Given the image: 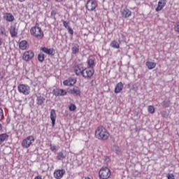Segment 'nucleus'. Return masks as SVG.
<instances>
[{"label":"nucleus","mask_w":179,"mask_h":179,"mask_svg":"<svg viewBox=\"0 0 179 179\" xmlns=\"http://www.w3.org/2000/svg\"><path fill=\"white\" fill-rule=\"evenodd\" d=\"M70 81V83H72V85H75V83H76V79L75 78H71L69 80Z\"/></svg>","instance_id":"41"},{"label":"nucleus","mask_w":179,"mask_h":179,"mask_svg":"<svg viewBox=\"0 0 179 179\" xmlns=\"http://www.w3.org/2000/svg\"><path fill=\"white\" fill-rule=\"evenodd\" d=\"M168 179H176V178L174 177V175L173 173H169L167 175Z\"/></svg>","instance_id":"39"},{"label":"nucleus","mask_w":179,"mask_h":179,"mask_svg":"<svg viewBox=\"0 0 179 179\" xmlns=\"http://www.w3.org/2000/svg\"><path fill=\"white\" fill-rule=\"evenodd\" d=\"M167 3V0H159L158 1V6L155 8L156 12H160L166 6V4Z\"/></svg>","instance_id":"13"},{"label":"nucleus","mask_w":179,"mask_h":179,"mask_svg":"<svg viewBox=\"0 0 179 179\" xmlns=\"http://www.w3.org/2000/svg\"><path fill=\"white\" fill-rule=\"evenodd\" d=\"M50 120L52 121V127H55V121L57 120V113L54 109H52L50 110Z\"/></svg>","instance_id":"15"},{"label":"nucleus","mask_w":179,"mask_h":179,"mask_svg":"<svg viewBox=\"0 0 179 179\" xmlns=\"http://www.w3.org/2000/svg\"><path fill=\"white\" fill-rule=\"evenodd\" d=\"M50 149L51 150V152H53L54 153H57V146L52 145V144H50Z\"/></svg>","instance_id":"32"},{"label":"nucleus","mask_w":179,"mask_h":179,"mask_svg":"<svg viewBox=\"0 0 179 179\" xmlns=\"http://www.w3.org/2000/svg\"><path fill=\"white\" fill-rule=\"evenodd\" d=\"M70 93L74 96H80L82 92L80 91V88L79 87L74 86L73 88L70 89Z\"/></svg>","instance_id":"12"},{"label":"nucleus","mask_w":179,"mask_h":179,"mask_svg":"<svg viewBox=\"0 0 179 179\" xmlns=\"http://www.w3.org/2000/svg\"><path fill=\"white\" fill-rule=\"evenodd\" d=\"M122 15L123 17H129V16H131V11L128 8H124L122 10Z\"/></svg>","instance_id":"22"},{"label":"nucleus","mask_w":179,"mask_h":179,"mask_svg":"<svg viewBox=\"0 0 179 179\" xmlns=\"http://www.w3.org/2000/svg\"><path fill=\"white\" fill-rule=\"evenodd\" d=\"M48 1H50V0H48Z\"/></svg>","instance_id":"50"},{"label":"nucleus","mask_w":179,"mask_h":179,"mask_svg":"<svg viewBox=\"0 0 179 179\" xmlns=\"http://www.w3.org/2000/svg\"><path fill=\"white\" fill-rule=\"evenodd\" d=\"M33 58H34V52L32 50L24 52L22 55V59L26 62L30 61V59H33Z\"/></svg>","instance_id":"8"},{"label":"nucleus","mask_w":179,"mask_h":179,"mask_svg":"<svg viewBox=\"0 0 179 179\" xmlns=\"http://www.w3.org/2000/svg\"><path fill=\"white\" fill-rule=\"evenodd\" d=\"M122 89H124V85H122V83L120 82L116 85L115 87V93H116V94L120 93Z\"/></svg>","instance_id":"16"},{"label":"nucleus","mask_w":179,"mask_h":179,"mask_svg":"<svg viewBox=\"0 0 179 179\" xmlns=\"http://www.w3.org/2000/svg\"><path fill=\"white\" fill-rule=\"evenodd\" d=\"M5 76V73L3 71H0V82L3 79V77Z\"/></svg>","instance_id":"40"},{"label":"nucleus","mask_w":179,"mask_h":179,"mask_svg":"<svg viewBox=\"0 0 179 179\" xmlns=\"http://www.w3.org/2000/svg\"><path fill=\"white\" fill-rule=\"evenodd\" d=\"M94 65V60H93V59H88V68H93Z\"/></svg>","instance_id":"30"},{"label":"nucleus","mask_w":179,"mask_h":179,"mask_svg":"<svg viewBox=\"0 0 179 179\" xmlns=\"http://www.w3.org/2000/svg\"><path fill=\"white\" fill-rule=\"evenodd\" d=\"M97 8V1L88 0L86 3V8L87 10L93 11Z\"/></svg>","instance_id":"7"},{"label":"nucleus","mask_w":179,"mask_h":179,"mask_svg":"<svg viewBox=\"0 0 179 179\" xmlns=\"http://www.w3.org/2000/svg\"><path fill=\"white\" fill-rule=\"evenodd\" d=\"M148 111L150 113V114H155V111H156V109L155 108V106L150 105L148 108Z\"/></svg>","instance_id":"29"},{"label":"nucleus","mask_w":179,"mask_h":179,"mask_svg":"<svg viewBox=\"0 0 179 179\" xmlns=\"http://www.w3.org/2000/svg\"><path fill=\"white\" fill-rule=\"evenodd\" d=\"M175 31L179 33V22H176V24L175 26Z\"/></svg>","instance_id":"38"},{"label":"nucleus","mask_w":179,"mask_h":179,"mask_svg":"<svg viewBox=\"0 0 179 179\" xmlns=\"http://www.w3.org/2000/svg\"><path fill=\"white\" fill-rule=\"evenodd\" d=\"M67 30H68V32L69 33V34L73 36V29H72V28L71 27H68Z\"/></svg>","instance_id":"37"},{"label":"nucleus","mask_w":179,"mask_h":179,"mask_svg":"<svg viewBox=\"0 0 179 179\" xmlns=\"http://www.w3.org/2000/svg\"><path fill=\"white\" fill-rule=\"evenodd\" d=\"M95 138L99 141H107L110 138V133L103 126H99L95 131Z\"/></svg>","instance_id":"1"},{"label":"nucleus","mask_w":179,"mask_h":179,"mask_svg":"<svg viewBox=\"0 0 179 179\" xmlns=\"http://www.w3.org/2000/svg\"><path fill=\"white\" fill-rule=\"evenodd\" d=\"M162 117H164V112H163V113H162Z\"/></svg>","instance_id":"48"},{"label":"nucleus","mask_w":179,"mask_h":179,"mask_svg":"<svg viewBox=\"0 0 179 179\" xmlns=\"http://www.w3.org/2000/svg\"><path fill=\"white\" fill-rule=\"evenodd\" d=\"M69 109L70 111H75V110H76V106L73 103H71L69 106Z\"/></svg>","instance_id":"34"},{"label":"nucleus","mask_w":179,"mask_h":179,"mask_svg":"<svg viewBox=\"0 0 179 179\" xmlns=\"http://www.w3.org/2000/svg\"><path fill=\"white\" fill-rule=\"evenodd\" d=\"M85 69V67H83V64H79L75 66L74 67V72L77 76H80L82 75L83 71Z\"/></svg>","instance_id":"9"},{"label":"nucleus","mask_w":179,"mask_h":179,"mask_svg":"<svg viewBox=\"0 0 179 179\" xmlns=\"http://www.w3.org/2000/svg\"><path fill=\"white\" fill-rule=\"evenodd\" d=\"M44 101H45V98L42 96H37L36 98V104L38 106H43L44 104Z\"/></svg>","instance_id":"19"},{"label":"nucleus","mask_w":179,"mask_h":179,"mask_svg":"<svg viewBox=\"0 0 179 179\" xmlns=\"http://www.w3.org/2000/svg\"><path fill=\"white\" fill-rule=\"evenodd\" d=\"M20 2H24V0H18Z\"/></svg>","instance_id":"47"},{"label":"nucleus","mask_w":179,"mask_h":179,"mask_svg":"<svg viewBox=\"0 0 179 179\" xmlns=\"http://www.w3.org/2000/svg\"><path fill=\"white\" fill-rule=\"evenodd\" d=\"M17 90L24 96L30 94V87L26 84H20L17 86Z\"/></svg>","instance_id":"6"},{"label":"nucleus","mask_w":179,"mask_h":179,"mask_svg":"<svg viewBox=\"0 0 179 179\" xmlns=\"http://www.w3.org/2000/svg\"><path fill=\"white\" fill-rule=\"evenodd\" d=\"M1 129H2V124H0V131H1Z\"/></svg>","instance_id":"46"},{"label":"nucleus","mask_w":179,"mask_h":179,"mask_svg":"<svg viewBox=\"0 0 179 179\" xmlns=\"http://www.w3.org/2000/svg\"><path fill=\"white\" fill-rule=\"evenodd\" d=\"M10 34L11 37H16V36H17V31H16V27L11 26L10 27Z\"/></svg>","instance_id":"20"},{"label":"nucleus","mask_w":179,"mask_h":179,"mask_svg":"<svg viewBox=\"0 0 179 179\" xmlns=\"http://www.w3.org/2000/svg\"><path fill=\"white\" fill-rule=\"evenodd\" d=\"M54 96L56 97L66 96V90L62 89H56L52 90Z\"/></svg>","instance_id":"11"},{"label":"nucleus","mask_w":179,"mask_h":179,"mask_svg":"<svg viewBox=\"0 0 179 179\" xmlns=\"http://www.w3.org/2000/svg\"><path fill=\"white\" fill-rule=\"evenodd\" d=\"M0 45H2V40L0 39Z\"/></svg>","instance_id":"45"},{"label":"nucleus","mask_w":179,"mask_h":179,"mask_svg":"<svg viewBox=\"0 0 179 179\" xmlns=\"http://www.w3.org/2000/svg\"><path fill=\"white\" fill-rule=\"evenodd\" d=\"M111 176V171L108 167H103L99 172V176L101 179H108Z\"/></svg>","instance_id":"4"},{"label":"nucleus","mask_w":179,"mask_h":179,"mask_svg":"<svg viewBox=\"0 0 179 179\" xmlns=\"http://www.w3.org/2000/svg\"><path fill=\"white\" fill-rule=\"evenodd\" d=\"M131 83H130V84H129V87H131Z\"/></svg>","instance_id":"49"},{"label":"nucleus","mask_w":179,"mask_h":179,"mask_svg":"<svg viewBox=\"0 0 179 179\" xmlns=\"http://www.w3.org/2000/svg\"><path fill=\"white\" fill-rule=\"evenodd\" d=\"M41 51L45 52V54H48V55L53 56L55 55V50L53 48H48L45 47L41 48Z\"/></svg>","instance_id":"14"},{"label":"nucleus","mask_w":179,"mask_h":179,"mask_svg":"<svg viewBox=\"0 0 179 179\" xmlns=\"http://www.w3.org/2000/svg\"><path fill=\"white\" fill-rule=\"evenodd\" d=\"M64 86H73L72 83L69 80H66L63 82Z\"/></svg>","instance_id":"33"},{"label":"nucleus","mask_w":179,"mask_h":179,"mask_svg":"<svg viewBox=\"0 0 179 179\" xmlns=\"http://www.w3.org/2000/svg\"><path fill=\"white\" fill-rule=\"evenodd\" d=\"M19 48H20V50H27V41H22L21 42H20Z\"/></svg>","instance_id":"21"},{"label":"nucleus","mask_w":179,"mask_h":179,"mask_svg":"<svg viewBox=\"0 0 179 179\" xmlns=\"http://www.w3.org/2000/svg\"><path fill=\"white\" fill-rule=\"evenodd\" d=\"M113 150L117 153V155H120L121 154V150L120 149V147L115 145L113 146Z\"/></svg>","instance_id":"31"},{"label":"nucleus","mask_w":179,"mask_h":179,"mask_svg":"<svg viewBox=\"0 0 179 179\" xmlns=\"http://www.w3.org/2000/svg\"><path fill=\"white\" fill-rule=\"evenodd\" d=\"M44 59H45V55L43 53H39L38 55V61H39V62H44Z\"/></svg>","instance_id":"28"},{"label":"nucleus","mask_w":179,"mask_h":179,"mask_svg":"<svg viewBox=\"0 0 179 179\" xmlns=\"http://www.w3.org/2000/svg\"><path fill=\"white\" fill-rule=\"evenodd\" d=\"M0 35L4 36L5 37H6V36H8L7 32H6V29H5V27L3 26L0 27Z\"/></svg>","instance_id":"27"},{"label":"nucleus","mask_w":179,"mask_h":179,"mask_svg":"<svg viewBox=\"0 0 179 179\" xmlns=\"http://www.w3.org/2000/svg\"><path fill=\"white\" fill-rule=\"evenodd\" d=\"M3 17L7 22H13L15 20V17L10 13H6Z\"/></svg>","instance_id":"17"},{"label":"nucleus","mask_w":179,"mask_h":179,"mask_svg":"<svg viewBox=\"0 0 179 179\" xmlns=\"http://www.w3.org/2000/svg\"><path fill=\"white\" fill-rule=\"evenodd\" d=\"M34 179H43V178H41L40 176H37L34 178Z\"/></svg>","instance_id":"43"},{"label":"nucleus","mask_w":179,"mask_h":179,"mask_svg":"<svg viewBox=\"0 0 179 179\" xmlns=\"http://www.w3.org/2000/svg\"><path fill=\"white\" fill-rule=\"evenodd\" d=\"M110 47H112V48H115L116 50H118V48H120V44L116 41H113L112 42H110Z\"/></svg>","instance_id":"25"},{"label":"nucleus","mask_w":179,"mask_h":179,"mask_svg":"<svg viewBox=\"0 0 179 179\" xmlns=\"http://www.w3.org/2000/svg\"><path fill=\"white\" fill-rule=\"evenodd\" d=\"M63 26H64L66 29H68V27H69V22L64 21V22H63Z\"/></svg>","instance_id":"36"},{"label":"nucleus","mask_w":179,"mask_h":179,"mask_svg":"<svg viewBox=\"0 0 179 179\" xmlns=\"http://www.w3.org/2000/svg\"><path fill=\"white\" fill-rule=\"evenodd\" d=\"M55 15H57V12H55L54 10H52L50 17H52V19H55Z\"/></svg>","instance_id":"35"},{"label":"nucleus","mask_w":179,"mask_h":179,"mask_svg":"<svg viewBox=\"0 0 179 179\" xmlns=\"http://www.w3.org/2000/svg\"><path fill=\"white\" fill-rule=\"evenodd\" d=\"M90 85H91V86H92V87L96 86V80H91Z\"/></svg>","instance_id":"42"},{"label":"nucleus","mask_w":179,"mask_h":179,"mask_svg":"<svg viewBox=\"0 0 179 179\" xmlns=\"http://www.w3.org/2000/svg\"><path fill=\"white\" fill-rule=\"evenodd\" d=\"M30 33L31 36H34V37H36L39 40H41V38L44 37V32H43L41 28L37 24L35 27L31 28Z\"/></svg>","instance_id":"2"},{"label":"nucleus","mask_w":179,"mask_h":179,"mask_svg":"<svg viewBox=\"0 0 179 179\" xmlns=\"http://www.w3.org/2000/svg\"><path fill=\"white\" fill-rule=\"evenodd\" d=\"M65 169H57L54 171L53 176L56 179H61L64 177V174H65Z\"/></svg>","instance_id":"10"},{"label":"nucleus","mask_w":179,"mask_h":179,"mask_svg":"<svg viewBox=\"0 0 179 179\" xmlns=\"http://www.w3.org/2000/svg\"><path fill=\"white\" fill-rule=\"evenodd\" d=\"M34 141H36V139L34 138V136H27L22 142V146L23 149H28V148H30V146H31V145L34 143Z\"/></svg>","instance_id":"3"},{"label":"nucleus","mask_w":179,"mask_h":179,"mask_svg":"<svg viewBox=\"0 0 179 179\" xmlns=\"http://www.w3.org/2000/svg\"><path fill=\"white\" fill-rule=\"evenodd\" d=\"M55 1H56V2H62V1L64 0H55Z\"/></svg>","instance_id":"44"},{"label":"nucleus","mask_w":179,"mask_h":179,"mask_svg":"<svg viewBox=\"0 0 179 179\" xmlns=\"http://www.w3.org/2000/svg\"><path fill=\"white\" fill-rule=\"evenodd\" d=\"M66 157V155L64 153V151H61L57 153V159L58 160H64Z\"/></svg>","instance_id":"24"},{"label":"nucleus","mask_w":179,"mask_h":179,"mask_svg":"<svg viewBox=\"0 0 179 179\" xmlns=\"http://www.w3.org/2000/svg\"><path fill=\"white\" fill-rule=\"evenodd\" d=\"M71 50L73 54H78V52H79V45L73 44V46Z\"/></svg>","instance_id":"26"},{"label":"nucleus","mask_w":179,"mask_h":179,"mask_svg":"<svg viewBox=\"0 0 179 179\" xmlns=\"http://www.w3.org/2000/svg\"><path fill=\"white\" fill-rule=\"evenodd\" d=\"M94 75V69L93 68H84V70L81 74L83 76V78L85 79H91L92 76Z\"/></svg>","instance_id":"5"},{"label":"nucleus","mask_w":179,"mask_h":179,"mask_svg":"<svg viewBox=\"0 0 179 179\" xmlns=\"http://www.w3.org/2000/svg\"><path fill=\"white\" fill-rule=\"evenodd\" d=\"M145 66L150 70L155 69V68H156V62H150V61H147L145 62Z\"/></svg>","instance_id":"18"},{"label":"nucleus","mask_w":179,"mask_h":179,"mask_svg":"<svg viewBox=\"0 0 179 179\" xmlns=\"http://www.w3.org/2000/svg\"><path fill=\"white\" fill-rule=\"evenodd\" d=\"M8 139H9V135L6 133L0 134L1 143H2V142H5V141H8Z\"/></svg>","instance_id":"23"}]
</instances>
